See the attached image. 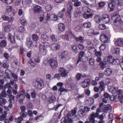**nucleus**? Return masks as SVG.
<instances>
[{"mask_svg":"<svg viewBox=\"0 0 123 123\" xmlns=\"http://www.w3.org/2000/svg\"><path fill=\"white\" fill-rule=\"evenodd\" d=\"M44 82L42 79L37 78L33 80L32 84L36 89L40 90L44 87Z\"/></svg>","mask_w":123,"mask_h":123,"instance_id":"f257e3e1","label":"nucleus"},{"mask_svg":"<svg viewBox=\"0 0 123 123\" xmlns=\"http://www.w3.org/2000/svg\"><path fill=\"white\" fill-rule=\"evenodd\" d=\"M113 59V57L111 56H108L107 58V61H105V63L102 62H100V69L103 70L104 68L108 67L109 63H112Z\"/></svg>","mask_w":123,"mask_h":123,"instance_id":"f03ea898","label":"nucleus"},{"mask_svg":"<svg viewBox=\"0 0 123 123\" xmlns=\"http://www.w3.org/2000/svg\"><path fill=\"white\" fill-rule=\"evenodd\" d=\"M98 105L99 107L97 109L96 113H95L94 112H92L90 115L89 117L90 121L92 123H95V117H98L99 116V113L100 112V103H99Z\"/></svg>","mask_w":123,"mask_h":123,"instance_id":"7ed1b4c3","label":"nucleus"},{"mask_svg":"<svg viewBox=\"0 0 123 123\" xmlns=\"http://www.w3.org/2000/svg\"><path fill=\"white\" fill-rule=\"evenodd\" d=\"M53 21H55L58 19V16L54 14H51L50 15L49 14L47 13L46 18L43 21L44 23H47L50 19Z\"/></svg>","mask_w":123,"mask_h":123,"instance_id":"20e7f679","label":"nucleus"},{"mask_svg":"<svg viewBox=\"0 0 123 123\" xmlns=\"http://www.w3.org/2000/svg\"><path fill=\"white\" fill-rule=\"evenodd\" d=\"M49 44L48 43L45 42H43L42 44H40L39 46V52L42 55H46L47 51L46 49L45 48L44 45H45V44Z\"/></svg>","mask_w":123,"mask_h":123,"instance_id":"39448f33","label":"nucleus"},{"mask_svg":"<svg viewBox=\"0 0 123 123\" xmlns=\"http://www.w3.org/2000/svg\"><path fill=\"white\" fill-rule=\"evenodd\" d=\"M73 4L71 1L68 2L67 4V13L68 14L67 15L68 18H70L71 17V14L72 13L73 9Z\"/></svg>","mask_w":123,"mask_h":123,"instance_id":"423d86ee","label":"nucleus"},{"mask_svg":"<svg viewBox=\"0 0 123 123\" xmlns=\"http://www.w3.org/2000/svg\"><path fill=\"white\" fill-rule=\"evenodd\" d=\"M111 18L113 21L114 24L116 26H118L120 24V18L119 15L117 14H115L112 16Z\"/></svg>","mask_w":123,"mask_h":123,"instance_id":"0eeeda50","label":"nucleus"},{"mask_svg":"<svg viewBox=\"0 0 123 123\" xmlns=\"http://www.w3.org/2000/svg\"><path fill=\"white\" fill-rule=\"evenodd\" d=\"M59 71L61 76L62 77H65L68 76L69 72L64 68L60 67Z\"/></svg>","mask_w":123,"mask_h":123,"instance_id":"6e6552de","label":"nucleus"},{"mask_svg":"<svg viewBox=\"0 0 123 123\" xmlns=\"http://www.w3.org/2000/svg\"><path fill=\"white\" fill-rule=\"evenodd\" d=\"M2 25L3 27V30L5 32H9L12 29V28L10 25L7 24L6 23H3Z\"/></svg>","mask_w":123,"mask_h":123,"instance_id":"1a4fd4ad","label":"nucleus"},{"mask_svg":"<svg viewBox=\"0 0 123 123\" xmlns=\"http://www.w3.org/2000/svg\"><path fill=\"white\" fill-rule=\"evenodd\" d=\"M49 62L50 67L54 69H55L58 66L57 61L53 59H50L49 60Z\"/></svg>","mask_w":123,"mask_h":123,"instance_id":"9d476101","label":"nucleus"},{"mask_svg":"<svg viewBox=\"0 0 123 123\" xmlns=\"http://www.w3.org/2000/svg\"><path fill=\"white\" fill-rule=\"evenodd\" d=\"M1 18L4 20L8 21V22L10 23H12L14 20V19L12 17L9 18L8 17L6 16L5 14L2 16Z\"/></svg>","mask_w":123,"mask_h":123,"instance_id":"9b49d317","label":"nucleus"},{"mask_svg":"<svg viewBox=\"0 0 123 123\" xmlns=\"http://www.w3.org/2000/svg\"><path fill=\"white\" fill-rule=\"evenodd\" d=\"M25 97V94L21 93H18L16 97L17 99L20 98L19 100V102L21 103L23 102L24 100Z\"/></svg>","mask_w":123,"mask_h":123,"instance_id":"f8f14e48","label":"nucleus"},{"mask_svg":"<svg viewBox=\"0 0 123 123\" xmlns=\"http://www.w3.org/2000/svg\"><path fill=\"white\" fill-rule=\"evenodd\" d=\"M91 80L89 79H87L83 81L82 84V87L84 88L87 87L89 86Z\"/></svg>","mask_w":123,"mask_h":123,"instance_id":"ddd939ff","label":"nucleus"},{"mask_svg":"<svg viewBox=\"0 0 123 123\" xmlns=\"http://www.w3.org/2000/svg\"><path fill=\"white\" fill-rule=\"evenodd\" d=\"M87 35L88 36H93L94 35H97L99 34V32H95L94 30L92 29H90L88 30Z\"/></svg>","mask_w":123,"mask_h":123,"instance_id":"4468645a","label":"nucleus"},{"mask_svg":"<svg viewBox=\"0 0 123 123\" xmlns=\"http://www.w3.org/2000/svg\"><path fill=\"white\" fill-rule=\"evenodd\" d=\"M102 21H103L105 23H107L110 21V17L109 16L106 14H104L102 15V17H101Z\"/></svg>","mask_w":123,"mask_h":123,"instance_id":"2eb2a0df","label":"nucleus"},{"mask_svg":"<svg viewBox=\"0 0 123 123\" xmlns=\"http://www.w3.org/2000/svg\"><path fill=\"white\" fill-rule=\"evenodd\" d=\"M115 43L116 46H122L123 45V39L121 38L117 39L115 42Z\"/></svg>","mask_w":123,"mask_h":123,"instance_id":"dca6fc26","label":"nucleus"},{"mask_svg":"<svg viewBox=\"0 0 123 123\" xmlns=\"http://www.w3.org/2000/svg\"><path fill=\"white\" fill-rule=\"evenodd\" d=\"M72 35L73 36L74 38L75 39V41L76 42L80 41L81 43H83L84 41V38L83 37L80 36L78 37H76L71 32Z\"/></svg>","mask_w":123,"mask_h":123,"instance_id":"f3484780","label":"nucleus"},{"mask_svg":"<svg viewBox=\"0 0 123 123\" xmlns=\"http://www.w3.org/2000/svg\"><path fill=\"white\" fill-rule=\"evenodd\" d=\"M51 48L52 50L55 51L59 49L60 48V46L58 43H54L51 45Z\"/></svg>","mask_w":123,"mask_h":123,"instance_id":"a211bd4d","label":"nucleus"},{"mask_svg":"<svg viewBox=\"0 0 123 123\" xmlns=\"http://www.w3.org/2000/svg\"><path fill=\"white\" fill-rule=\"evenodd\" d=\"M74 14L75 17H80L82 16V13L80 9L77 8L74 12Z\"/></svg>","mask_w":123,"mask_h":123,"instance_id":"6ab92c4d","label":"nucleus"},{"mask_svg":"<svg viewBox=\"0 0 123 123\" xmlns=\"http://www.w3.org/2000/svg\"><path fill=\"white\" fill-rule=\"evenodd\" d=\"M68 90L62 87H60L58 90V91L60 92V94L62 95L65 94V92H68Z\"/></svg>","mask_w":123,"mask_h":123,"instance_id":"aec40b11","label":"nucleus"},{"mask_svg":"<svg viewBox=\"0 0 123 123\" xmlns=\"http://www.w3.org/2000/svg\"><path fill=\"white\" fill-rule=\"evenodd\" d=\"M8 40L10 41L11 43L13 44L15 43V36H12L11 33H9L8 34Z\"/></svg>","mask_w":123,"mask_h":123,"instance_id":"412c9836","label":"nucleus"},{"mask_svg":"<svg viewBox=\"0 0 123 123\" xmlns=\"http://www.w3.org/2000/svg\"><path fill=\"white\" fill-rule=\"evenodd\" d=\"M117 88L112 86H108V89L109 91L113 94H115L116 92Z\"/></svg>","mask_w":123,"mask_h":123,"instance_id":"4be33fe9","label":"nucleus"},{"mask_svg":"<svg viewBox=\"0 0 123 123\" xmlns=\"http://www.w3.org/2000/svg\"><path fill=\"white\" fill-rule=\"evenodd\" d=\"M65 51H64L59 55V57L61 59L64 61L66 60L67 57V55L65 53Z\"/></svg>","mask_w":123,"mask_h":123,"instance_id":"5701e85b","label":"nucleus"},{"mask_svg":"<svg viewBox=\"0 0 123 123\" xmlns=\"http://www.w3.org/2000/svg\"><path fill=\"white\" fill-rule=\"evenodd\" d=\"M123 92V91L122 90L119 89L117 90V88L116 93H117V96L118 99L121 100V99L122 97V95L121 94Z\"/></svg>","mask_w":123,"mask_h":123,"instance_id":"b1692460","label":"nucleus"},{"mask_svg":"<svg viewBox=\"0 0 123 123\" xmlns=\"http://www.w3.org/2000/svg\"><path fill=\"white\" fill-rule=\"evenodd\" d=\"M116 6L114 4L110 3L108 4V9L109 12L113 11L115 7Z\"/></svg>","mask_w":123,"mask_h":123,"instance_id":"393cba45","label":"nucleus"},{"mask_svg":"<svg viewBox=\"0 0 123 123\" xmlns=\"http://www.w3.org/2000/svg\"><path fill=\"white\" fill-rule=\"evenodd\" d=\"M93 15V13H91L89 14H87L86 12H84L82 16L83 17L86 19H87L89 18H91L92 17Z\"/></svg>","mask_w":123,"mask_h":123,"instance_id":"a878e982","label":"nucleus"},{"mask_svg":"<svg viewBox=\"0 0 123 123\" xmlns=\"http://www.w3.org/2000/svg\"><path fill=\"white\" fill-rule=\"evenodd\" d=\"M88 51L92 55H94L96 51V49L95 47H90L88 48Z\"/></svg>","mask_w":123,"mask_h":123,"instance_id":"bb28decb","label":"nucleus"},{"mask_svg":"<svg viewBox=\"0 0 123 123\" xmlns=\"http://www.w3.org/2000/svg\"><path fill=\"white\" fill-rule=\"evenodd\" d=\"M58 28L61 31H63L65 29V26L63 23H60L58 25Z\"/></svg>","mask_w":123,"mask_h":123,"instance_id":"cd10ccee","label":"nucleus"},{"mask_svg":"<svg viewBox=\"0 0 123 123\" xmlns=\"http://www.w3.org/2000/svg\"><path fill=\"white\" fill-rule=\"evenodd\" d=\"M7 114V111H4L3 113L0 116V120L1 121H3L4 120L6 117V116Z\"/></svg>","mask_w":123,"mask_h":123,"instance_id":"c85d7f7f","label":"nucleus"},{"mask_svg":"<svg viewBox=\"0 0 123 123\" xmlns=\"http://www.w3.org/2000/svg\"><path fill=\"white\" fill-rule=\"evenodd\" d=\"M112 72V71L111 69L107 68L104 72V74L106 76H109L111 74Z\"/></svg>","mask_w":123,"mask_h":123,"instance_id":"c756f323","label":"nucleus"},{"mask_svg":"<svg viewBox=\"0 0 123 123\" xmlns=\"http://www.w3.org/2000/svg\"><path fill=\"white\" fill-rule=\"evenodd\" d=\"M42 7L40 6L37 5L35 6L34 8V12L37 13H39L41 12Z\"/></svg>","mask_w":123,"mask_h":123,"instance_id":"7c9ffc66","label":"nucleus"},{"mask_svg":"<svg viewBox=\"0 0 123 123\" xmlns=\"http://www.w3.org/2000/svg\"><path fill=\"white\" fill-rule=\"evenodd\" d=\"M98 41L95 38L91 40L90 42V43L89 42V43L88 42H87V43H88L89 44H92L94 46L98 44Z\"/></svg>","mask_w":123,"mask_h":123,"instance_id":"2f4dec72","label":"nucleus"},{"mask_svg":"<svg viewBox=\"0 0 123 123\" xmlns=\"http://www.w3.org/2000/svg\"><path fill=\"white\" fill-rule=\"evenodd\" d=\"M71 47L73 51L76 53L78 52V49L77 48L76 45L73 44L71 45Z\"/></svg>","mask_w":123,"mask_h":123,"instance_id":"473e14b6","label":"nucleus"},{"mask_svg":"<svg viewBox=\"0 0 123 123\" xmlns=\"http://www.w3.org/2000/svg\"><path fill=\"white\" fill-rule=\"evenodd\" d=\"M85 115V112L83 109L80 110L78 112V115L80 117H83Z\"/></svg>","mask_w":123,"mask_h":123,"instance_id":"72a5a7b5","label":"nucleus"},{"mask_svg":"<svg viewBox=\"0 0 123 123\" xmlns=\"http://www.w3.org/2000/svg\"><path fill=\"white\" fill-rule=\"evenodd\" d=\"M83 10L84 11V12L86 13H92L91 10L88 7H85L83 8Z\"/></svg>","mask_w":123,"mask_h":123,"instance_id":"f704fd0d","label":"nucleus"},{"mask_svg":"<svg viewBox=\"0 0 123 123\" xmlns=\"http://www.w3.org/2000/svg\"><path fill=\"white\" fill-rule=\"evenodd\" d=\"M82 26L84 27L89 28L91 26V24L90 22H85L83 24Z\"/></svg>","mask_w":123,"mask_h":123,"instance_id":"c9c22d12","label":"nucleus"},{"mask_svg":"<svg viewBox=\"0 0 123 123\" xmlns=\"http://www.w3.org/2000/svg\"><path fill=\"white\" fill-rule=\"evenodd\" d=\"M106 85V84L105 83L104 80L100 81V89H101V92L104 90Z\"/></svg>","mask_w":123,"mask_h":123,"instance_id":"e433bc0d","label":"nucleus"},{"mask_svg":"<svg viewBox=\"0 0 123 123\" xmlns=\"http://www.w3.org/2000/svg\"><path fill=\"white\" fill-rule=\"evenodd\" d=\"M95 55L97 56H99L96 59V61L98 62H100V51H99L98 52H97V51H95Z\"/></svg>","mask_w":123,"mask_h":123,"instance_id":"4c0bfd02","label":"nucleus"},{"mask_svg":"<svg viewBox=\"0 0 123 123\" xmlns=\"http://www.w3.org/2000/svg\"><path fill=\"white\" fill-rule=\"evenodd\" d=\"M95 21L98 24L100 23V16L98 15H96L94 17Z\"/></svg>","mask_w":123,"mask_h":123,"instance_id":"58836bf2","label":"nucleus"},{"mask_svg":"<svg viewBox=\"0 0 123 123\" xmlns=\"http://www.w3.org/2000/svg\"><path fill=\"white\" fill-rule=\"evenodd\" d=\"M26 30L25 27L23 26H21L19 27L18 31L19 32L21 33H24Z\"/></svg>","mask_w":123,"mask_h":123,"instance_id":"ea45409f","label":"nucleus"},{"mask_svg":"<svg viewBox=\"0 0 123 123\" xmlns=\"http://www.w3.org/2000/svg\"><path fill=\"white\" fill-rule=\"evenodd\" d=\"M104 98L105 99H107L108 98H109L111 100H113V99H112V98L111 97V96L107 93L105 92L104 94Z\"/></svg>","mask_w":123,"mask_h":123,"instance_id":"a19ab883","label":"nucleus"},{"mask_svg":"<svg viewBox=\"0 0 123 123\" xmlns=\"http://www.w3.org/2000/svg\"><path fill=\"white\" fill-rule=\"evenodd\" d=\"M27 46L29 48H31L32 44V41L30 40H27L26 41Z\"/></svg>","mask_w":123,"mask_h":123,"instance_id":"79ce46f5","label":"nucleus"},{"mask_svg":"<svg viewBox=\"0 0 123 123\" xmlns=\"http://www.w3.org/2000/svg\"><path fill=\"white\" fill-rule=\"evenodd\" d=\"M6 12L8 13V14L9 15H11V14L10 13H12V8L11 6H8L6 8Z\"/></svg>","mask_w":123,"mask_h":123,"instance_id":"37998d69","label":"nucleus"},{"mask_svg":"<svg viewBox=\"0 0 123 123\" xmlns=\"http://www.w3.org/2000/svg\"><path fill=\"white\" fill-rule=\"evenodd\" d=\"M105 117H106V116L105 114V113L100 115V123H105L104 121L103 120Z\"/></svg>","mask_w":123,"mask_h":123,"instance_id":"c03bdc74","label":"nucleus"},{"mask_svg":"<svg viewBox=\"0 0 123 123\" xmlns=\"http://www.w3.org/2000/svg\"><path fill=\"white\" fill-rule=\"evenodd\" d=\"M44 118V116L43 115H41L38 116L36 118V120L37 121H39L42 120Z\"/></svg>","mask_w":123,"mask_h":123,"instance_id":"a18cd8bd","label":"nucleus"},{"mask_svg":"<svg viewBox=\"0 0 123 123\" xmlns=\"http://www.w3.org/2000/svg\"><path fill=\"white\" fill-rule=\"evenodd\" d=\"M0 46L2 48L5 47L6 45V42L5 40H2L0 43Z\"/></svg>","mask_w":123,"mask_h":123,"instance_id":"49530a36","label":"nucleus"},{"mask_svg":"<svg viewBox=\"0 0 123 123\" xmlns=\"http://www.w3.org/2000/svg\"><path fill=\"white\" fill-rule=\"evenodd\" d=\"M120 60L118 59H114L113 62L112 64L116 65H118L120 63Z\"/></svg>","mask_w":123,"mask_h":123,"instance_id":"de8ad7c7","label":"nucleus"},{"mask_svg":"<svg viewBox=\"0 0 123 123\" xmlns=\"http://www.w3.org/2000/svg\"><path fill=\"white\" fill-rule=\"evenodd\" d=\"M120 49L119 48H116L112 50L114 54H118L120 52Z\"/></svg>","mask_w":123,"mask_h":123,"instance_id":"09e8293b","label":"nucleus"},{"mask_svg":"<svg viewBox=\"0 0 123 123\" xmlns=\"http://www.w3.org/2000/svg\"><path fill=\"white\" fill-rule=\"evenodd\" d=\"M51 38L52 41L53 42H56L57 40V36L54 35L51 36Z\"/></svg>","mask_w":123,"mask_h":123,"instance_id":"8fccbe9b","label":"nucleus"},{"mask_svg":"<svg viewBox=\"0 0 123 123\" xmlns=\"http://www.w3.org/2000/svg\"><path fill=\"white\" fill-rule=\"evenodd\" d=\"M32 39L34 41L36 42L37 40L38 37L37 35L36 34H33L32 36Z\"/></svg>","mask_w":123,"mask_h":123,"instance_id":"3c124183","label":"nucleus"},{"mask_svg":"<svg viewBox=\"0 0 123 123\" xmlns=\"http://www.w3.org/2000/svg\"><path fill=\"white\" fill-rule=\"evenodd\" d=\"M94 59L92 57H91L89 58V64L91 65H93L94 64Z\"/></svg>","mask_w":123,"mask_h":123,"instance_id":"603ef678","label":"nucleus"},{"mask_svg":"<svg viewBox=\"0 0 123 123\" xmlns=\"http://www.w3.org/2000/svg\"><path fill=\"white\" fill-rule=\"evenodd\" d=\"M2 1L5 3L10 4L12 3L13 0H1Z\"/></svg>","mask_w":123,"mask_h":123,"instance_id":"864d4df0","label":"nucleus"},{"mask_svg":"<svg viewBox=\"0 0 123 123\" xmlns=\"http://www.w3.org/2000/svg\"><path fill=\"white\" fill-rule=\"evenodd\" d=\"M32 3L31 0H24L23 1V3H24L25 5H30Z\"/></svg>","mask_w":123,"mask_h":123,"instance_id":"5fc2aeb1","label":"nucleus"},{"mask_svg":"<svg viewBox=\"0 0 123 123\" xmlns=\"http://www.w3.org/2000/svg\"><path fill=\"white\" fill-rule=\"evenodd\" d=\"M61 37L62 38L66 40H68L69 39L68 36V35L66 34L61 35Z\"/></svg>","mask_w":123,"mask_h":123,"instance_id":"6e6d98bb","label":"nucleus"},{"mask_svg":"<svg viewBox=\"0 0 123 123\" xmlns=\"http://www.w3.org/2000/svg\"><path fill=\"white\" fill-rule=\"evenodd\" d=\"M10 72V70L8 69H7L5 71V73L6 76L8 78H9L10 77L9 73Z\"/></svg>","mask_w":123,"mask_h":123,"instance_id":"4d7b16f0","label":"nucleus"},{"mask_svg":"<svg viewBox=\"0 0 123 123\" xmlns=\"http://www.w3.org/2000/svg\"><path fill=\"white\" fill-rule=\"evenodd\" d=\"M75 2L74 5L75 6H80L81 4V2L80 1H79L78 0Z\"/></svg>","mask_w":123,"mask_h":123,"instance_id":"13d9d810","label":"nucleus"},{"mask_svg":"<svg viewBox=\"0 0 123 123\" xmlns=\"http://www.w3.org/2000/svg\"><path fill=\"white\" fill-rule=\"evenodd\" d=\"M84 91L86 95L88 96L90 95V91L89 89H85Z\"/></svg>","mask_w":123,"mask_h":123,"instance_id":"bf43d9fd","label":"nucleus"},{"mask_svg":"<svg viewBox=\"0 0 123 123\" xmlns=\"http://www.w3.org/2000/svg\"><path fill=\"white\" fill-rule=\"evenodd\" d=\"M20 117L25 118L26 115V113L25 112H21L20 113Z\"/></svg>","mask_w":123,"mask_h":123,"instance_id":"052dcab7","label":"nucleus"},{"mask_svg":"<svg viewBox=\"0 0 123 123\" xmlns=\"http://www.w3.org/2000/svg\"><path fill=\"white\" fill-rule=\"evenodd\" d=\"M100 41L105 43H107L108 41V38L107 37H105L104 38L100 39Z\"/></svg>","mask_w":123,"mask_h":123,"instance_id":"680f3d73","label":"nucleus"},{"mask_svg":"<svg viewBox=\"0 0 123 123\" xmlns=\"http://www.w3.org/2000/svg\"><path fill=\"white\" fill-rule=\"evenodd\" d=\"M77 110V107H75L73 110L71 111V113L73 115H75L76 113Z\"/></svg>","mask_w":123,"mask_h":123,"instance_id":"e2e57ef3","label":"nucleus"},{"mask_svg":"<svg viewBox=\"0 0 123 123\" xmlns=\"http://www.w3.org/2000/svg\"><path fill=\"white\" fill-rule=\"evenodd\" d=\"M31 97L33 98H35L36 97V93L35 90L31 92Z\"/></svg>","mask_w":123,"mask_h":123,"instance_id":"0e129e2a","label":"nucleus"},{"mask_svg":"<svg viewBox=\"0 0 123 123\" xmlns=\"http://www.w3.org/2000/svg\"><path fill=\"white\" fill-rule=\"evenodd\" d=\"M64 13L61 12H59L58 14V17H59L60 18H62L64 17Z\"/></svg>","mask_w":123,"mask_h":123,"instance_id":"69168bd1","label":"nucleus"},{"mask_svg":"<svg viewBox=\"0 0 123 123\" xmlns=\"http://www.w3.org/2000/svg\"><path fill=\"white\" fill-rule=\"evenodd\" d=\"M45 8L46 11H49L51 10L52 8L50 5H47L46 6Z\"/></svg>","mask_w":123,"mask_h":123,"instance_id":"338daca9","label":"nucleus"},{"mask_svg":"<svg viewBox=\"0 0 123 123\" xmlns=\"http://www.w3.org/2000/svg\"><path fill=\"white\" fill-rule=\"evenodd\" d=\"M111 81V79L108 78H106L105 80L104 81L105 83L106 84V85L110 83Z\"/></svg>","mask_w":123,"mask_h":123,"instance_id":"774afa93","label":"nucleus"}]
</instances>
